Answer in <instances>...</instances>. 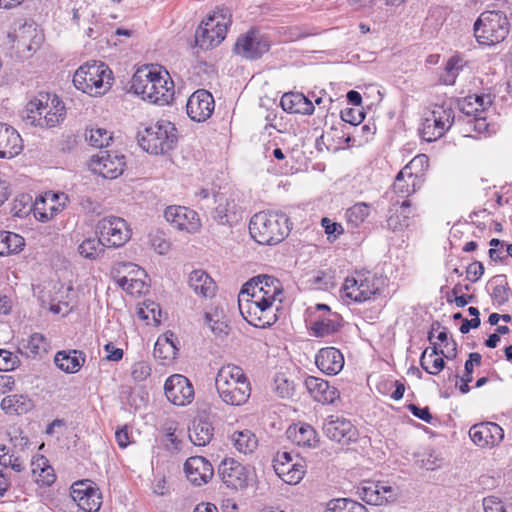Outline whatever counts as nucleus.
Segmentation results:
<instances>
[{
  "mask_svg": "<svg viewBox=\"0 0 512 512\" xmlns=\"http://www.w3.org/2000/svg\"><path fill=\"white\" fill-rule=\"evenodd\" d=\"M220 399L227 405L245 404L251 395V384L244 370L234 364L222 366L215 378Z\"/></svg>",
  "mask_w": 512,
  "mask_h": 512,
  "instance_id": "nucleus-1",
  "label": "nucleus"
},
{
  "mask_svg": "<svg viewBox=\"0 0 512 512\" xmlns=\"http://www.w3.org/2000/svg\"><path fill=\"white\" fill-rule=\"evenodd\" d=\"M21 117L27 125L52 128L64 120L65 107L56 95L40 93L27 103Z\"/></svg>",
  "mask_w": 512,
  "mask_h": 512,
  "instance_id": "nucleus-2",
  "label": "nucleus"
},
{
  "mask_svg": "<svg viewBox=\"0 0 512 512\" xmlns=\"http://www.w3.org/2000/svg\"><path fill=\"white\" fill-rule=\"evenodd\" d=\"M251 237L261 245L278 244L290 232L289 218L282 212H259L249 223Z\"/></svg>",
  "mask_w": 512,
  "mask_h": 512,
  "instance_id": "nucleus-3",
  "label": "nucleus"
},
{
  "mask_svg": "<svg viewBox=\"0 0 512 512\" xmlns=\"http://www.w3.org/2000/svg\"><path fill=\"white\" fill-rule=\"evenodd\" d=\"M511 29L507 14L501 10L483 11L473 25L479 44L495 45L506 39Z\"/></svg>",
  "mask_w": 512,
  "mask_h": 512,
  "instance_id": "nucleus-4",
  "label": "nucleus"
},
{
  "mask_svg": "<svg viewBox=\"0 0 512 512\" xmlns=\"http://www.w3.org/2000/svg\"><path fill=\"white\" fill-rule=\"evenodd\" d=\"M111 75L112 71L105 63L87 62L76 70L73 84L78 90L91 96L102 95L110 88Z\"/></svg>",
  "mask_w": 512,
  "mask_h": 512,
  "instance_id": "nucleus-5",
  "label": "nucleus"
},
{
  "mask_svg": "<svg viewBox=\"0 0 512 512\" xmlns=\"http://www.w3.org/2000/svg\"><path fill=\"white\" fill-rule=\"evenodd\" d=\"M141 148L154 155L170 151L177 141L176 128L169 121L161 120L137 134Z\"/></svg>",
  "mask_w": 512,
  "mask_h": 512,
  "instance_id": "nucleus-6",
  "label": "nucleus"
},
{
  "mask_svg": "<svg viewBox=\"0 0 512 512\" xmlns=\"http://www.w3.org/2000/svg\"><path fill=\"white\" fill-rule=\"evenodd\" d=\"M238 307L243 318L255 327L266 328L277 320L275 301L260 299L259 294L251 297L249 293H239Z\"/></svg>",
  "mask_w": 512,
  "mask_h": 512,
  "instance_id": "nucleus-7",
  "label": "nucleus"
},
{
  "mask_svg": "<svg viewBox=\"0 0 512 512\" xmlns=\"http://www.w3.org/2000/svg\"><path fill=\"white\" fill-rule=\"evenodd\" d=\"M230 18L228 11L215 12L203 21L195 33L196 46L208 50L218 46L226 37Z\"/></svg>",
  "mask_w": 512,
  "mask_h": 512,
  "instance_id": "nucleus-8",
  "label": "nucleus"
},
{
  "mask_svg": "<svg viewBox=\"0 0 512 512\" xmlns=\"http://www.w3.org/2000/svg\"><path fill=\"white\" fill-rule=\"evenodd\" d=\"M454 122V111L446 102L435 104L430 114L425 117L420 129L423 140L432 142L442 137Z\"/></svg>",
  "mask_w": 512,
  "mask_h": 512,
  "instance_id": "nucleus-9",
  "label": "nucleus"
},
{
  "mask_svg": "<svg viewBox=\"0 0 512 512\" xmlns=\"http://www.w3.org/2000/svg\"><path fill=\"white\" fill-rule=\"evenodd\" d=\"M380 282V279L371 272H355L345 279L342 290L345 297L362 303L379 293Z\"/></svg>",
  "mask_w": 512,
  "mask_h": 512,
  "instance_id": "nucleus-10",
  "label": "nucleus"
},
{
  "mask_svg": "<svg viewBox=\"0 0 512 512\" xmlns=\"http://www.w3.org/2000/svg\"><path fill=\"white\" fill-rule=\"evenodd\" d=\"M275 473L287 484L296 485L306 473L305 461L298 455L293 457L290 452L279 451L273 459Z\"/></svg>",
  "mask_w": 512,
  "mask_h": 512,
  "instance_id": "nucleus-11",
  "label": "nucleus"
},
{
  "mask_svg": "<svg viewBox=\"0 0 512 512\" xmlns=\"http://www.w3.org/2000/svg\"><path fill=\"white\" fill-rule=\"evenodd\" d=\"M270 49L268 38L257 29H250L241 34L234 45V52L249 60L260 58Z\"/></svg>",
  "mask_w": 512,
  "mask_h": 512,
  "instance_id": "nucleus-12",
  "label": "nucleus"
},
{
  "mask_svg": "<svg viewBox=\"0 0 512 512\" xmlns=\"http://www.w3.org/2000/svg\"><path fill=\"white\" fill-rule=\"evenodd\" d=\"M96 230L108 247L123 246L131 236L127 223L119 217L103 218L98 222Z\"/></svg>",
  "mask_w": 512,
  "mask_h": 512,
  "instance_id": "nucleus-13",
  "label": "nucleus"
},
{
  "mask_svg": "<svg viewBox=\"0 0 512 512\" xmlns=\"http://www.w3.org/2000/svg\"><path fill=\"white\" fill-rule=\"evenodd\" d=\"M240 293H249L251 297H255L256 294H259L260 299L262 295L265 300L278 301L281 303L283 288L277 278L264 274L258 275L245 283Z\"/></svg>",
  "mask_w": 512,
  "mask_h": 512,
  "instance_id": "nucleus-14",
  "label": "nucleus"
},
{
  "mask_svg": "<svg viewBox=\"0 0 512 512\" xmlns=\"http://www.w3.org/2000/svg\"><path fill=\"white\" fill-rule=\"evenodd\" d=\"M324 434L332 441L342 445H348L355 442L358 437V431L353 423L343 416L330 415L322 426Z\"/></svg>",
  "mask_w": 512,
  "mask_h": 512,
  "instance_id": "nucleus-15",
  "label": "nucleus"
},
{
  "mask_svg": "<svg viewBox=\"0 0 512 512\" xmlns=\"http://www.w3.org/2000/svg\"><path fill=\"white\" fill-rule=\"evenodd\" d=\"M125 165L124 155L112 151H100L92 157L90 169L103 178L115 179L123 173Z\"/></svg>",
  "mask_w": 512,
  "mask_h": 512,
  "instance_id": "nucleus-16",
  "label": "nucleus"
},
{
  "mask_svg": "<svg viewBox=\"0 0 512 512\" xmlns=\"http://www.w3.org/2000/svg\"><path fill=\"white\" fill-rule=\"evenodd\" d=\"M166 398L174 405L185 406L194 399V388L183 375L174 374L167 378L164 384Z\"/></svg>",
  "mask_w": 512,
  "mask_h": 512,
  "instance_id": "nucleus-17",
  "label": "nucleus"
},
{
  "mask_svg": "<svg viewBox=\"0 0 512 512\" xmlns=\"http://www.w3.org/2000/svg\"><path fill=\"white\" fill-rule=\"evenodd\" d=\"M68 202V196L63 192L48 191L38 197L34 203V216L46 222L62 211Z\"/></svg>",
  "mask_w": 512,
  "mask_h": 512,
  "instance_id": "nucleus-18",
  "label": "nucleus"
},
{
  "mask_svg": "<svg viewBox=\"0 0 512 512\" xmlns=\"http://www.w3.org/2000/svg\"><path fill=\"white\" fill-rule=\"evenodd\" d=\"M148 101L154 104H168L174 96V83L166 70L156 66L153 83L148 87Z\"/></svg>",
  "mask_w": 512,
  "mask_h": 512,
  "instance_id": "nucleus-19",
  "label": "nucleus"
},
{
  "mask_svg": "<svg viewBox=\"0 0 512 512\" xmlns=\"http://www.w3.org/2000/svg\"><path fill=\"white\" fill-rule=\"evenodd\" d=\"M73 500L84 512H97L102 504L98 490L93 487L92 482L82 480L72 485L71 492Z\"/></svg>",
  "mask_w": 512,
  "mask_h": 512,
  "instance_id": "nucleus-20",
  "label": "nucleus"
},
{
  "mask_svg": "<svg viewBox=\"0 0 512 512\" xmlns=\"http://www.w3.org/2000/svg\"><path fill=\"white\" fill-rule=\"evenodd\" d=\"M215 102L212 94L204 89L195 91L188 99L186 109L191 120L206 121L213 113Z\"/></svg>",
  "mask_w": 512,
  "mask_h": 512,
  "instance_id": "nucleus-21",
  "label": "nucleus"
},
{
  "mask_svg": "<svg viewBox=\"0 0 512 512\" xmlns=\"http://www.w3.org/2000/svg\"><path fill=\"white\" fill-rule=\"evenodd\" d=\"M469 436L475 445L492 448L503 440L504 431L497 423L481 422L470 428Z\"/></svg>",
  "mask_w": 512,
  "mask_h": 512,
  "instance_id": "nucleus-22",
  "label": "nucleus"
},
{
  "mask_svg": "<svg viewBox=\"0 0 512 512\" xmlns=\"http://www.w3.org/2000/svg\"><path fill=\"white\" fill-rule=\"evenodd\" d=\"M165 219L174 228L194 233L200 228L198 214L184 206H169L164 213Z\"/></svg>",
  "mask_w": 512,
  "mask_h": 512,
  "instance_id": "nucleus-23",
  "label": "nucleus"
},
{
  "mask_svg": "<svg viewBox=\"0 0 512 512\" xmlns=\"http://www.w3.org/2000/svg\"><path fill=\"white\" fill-rule=\"evenodd\" d=\"M218 475L222 482L232 489H242L247 485L246 468L232 458H226L218 466Z\"/></svg>",
  "mask_w": 512,
  "mask_h": 512,
  "instance_id": "nucleus-24",
  "label": "nucleus"
},
{
  "mask_svg": "<svg viewBox=\"0 0 512 512\" xmlns=\"http://www.w3.org/2000/svg\"><path fill=\"white\" fill-rule=\"evenodd\" d=\"M392 204L388 209L387 228L392 231H403L410 226L414 211L411 202L408 199L394 200L391 198Z\"/></svg>",
  "mask_w": 512,
  "mask_h": 512,
  "instance_id": "nucleus-25",
  "label": "nucleus"
},
{
  "mask_svg": "<svg viewBox=\"0 0 512 512\" xmlns=\"http://www.w3.org/2000/svg\"><path fill=\"white\" fill-rule=\"evenodd\" d=\"M357 495L367 504L382 505L392 500L395 493L391 486L380 482L364 481L357 487Z\"/></svg>",
  "mask_w": 512,
  "mask_h": 512,
  "instance_id": "nucleus-26",
  "label": "nucleus"
},
{
  "mask_svg": "<svg viewBox=\"0 0 512 512\" xmlns=\"http://www.w3.org/2000/svg\"><path fill=\"white\" fill-rule=\"evenodd\" d=\"M187 479L194 485L207 483L214 475L211 463L202 456L190 457L184 464Z\"/></svg>",
  "mask_w": 512,
  "mask_h": 512,
  "instance_id": "nucleus-27",
  "label": "nucleus"
},
{
  "mask_svg": "<svg viewBox=\"0 0 512 512\" xmlns=\"http://www.w3.org/2000/svg\"><path fill=\"white\" fill-rule=\"evenodd\" d=\"M315 363L320 371L327 375L338 374L344 366L343 354L335 347H325L318 351Z\"/></svg>",
  "mask_w": 512,
  "mask_h": 512,
  "instance_id": "nucleus-28",
  "label": "nucleus"
},
{
  "mask_svg": "<svg viewBox=\"0 0 512 512\" xmlns=\"http://www.w3.org/2000/svg\"><path fill=\"white\" fill-rule=\"evenodd\" d=\"M22 138L13 127L0 123V158H13L22 151Z\"/></svg>",
  "mask_w": 512,
  "mask_h": 512,
  "instance_id": "nucleus-29",
  "label": "nucleus"
},
{
  "mask_svg": "<svg viewBox=\"0 0 512 512\" xmlns=\"http://www.w3.org/2000/svg\"><path fill=\"white\" fill-rule=\"evenodd\" d=\"M305 386L315 401L322 404H331L339 398V392L328 381L309 376L305 379Z\"/></svg>",
  "mask_w": 512,
  "mask_h": 512,
  "instance_id": "nucleus-30",
  "label": "nucleus"
},
{
  "mask_svg": "<svg viewBox=\"0 0 512 512\" xmlns=\"http://www.w3.org/2000/svg\"><path fill=\"white\" fill-rule=\"evenodd\" d=\"M213 219L219 224L233 225L242 219V210L233 199L219 197Z\"/></svg>",
  "mask_w": 512,
  "mask_h": 512,
  "instance_id": "nucleus-31",
  "label": "nucleus"
},
{
  "mask_svg": "<svg viewBox=\"0 0 512 512\" xmlns=\"http://www.w3.org/2000/svg\"><path fill=\"white\" fill-rule=\"evenodd\" d=\"M284 111L303 115H312L315 107L310 99L302 93H285L280 101Z\"/></svg>",
  "mask_w": 512,
  "mask_h": 512,
  "instance_id": "nucleus-32",
  "label": "nucleus"
},
{
  "mask_svg": "<svg viewBox=\"0 0 512 512\" xmlns=\"http://www.w3.org/2000/svg\"><path fill=\"white\" fill-rule=\"evenodd\" d=\"M189 287L195 294L203 298L213 297L216 292V283L202 269L193 270L188 277Z\"/></svg>",
  "mask_w": 512,
  "mask_h": 512,
  "instance_id": "nucleus-33",
  "label": "nucleus"
},
{
  "mask_svg": "<svg viewBox=\"0 0 512 512\" xmlns=\"http://www.w3.org/2000/svg\"><path fill=\"white\" fill-rule=\"evenodd\" d=\"M493 103L490 94H474L465 97L459 102V109L469 118L484 114Z\"/></svg>",
  "mask_w": 512,
  "mask_h": 512,
  "instance_id": "nucleus-34",
  "label": "nucleus"
},
{
  "mask_svg": "<svg viewBox=\"0 0 512 512\" xmlns=\"http://www.w3.org/2000/svg\"><path fill=\"white\" fill-rule=\"evenodd\" d=\"M417 173L409 171V168H403L396 176L392 186V193L397 195L398 199H407L417 190Z\"/></svg>",
  "mask_w": 512,
  "mask_h": 512,
  "instance_id": "nucleus-35",
  "label": "nucleus"
},
{
  "mask_svg": "<svg viewBox=\"0 0 512 512\" xmlns=\"http://www.w3.org/2000/svg\"><path fill=\"white\" fill-rule=\"evenodd\" d=\"M85 362V354L79 350L58 351L54 357L55 365L65 373L78 372Z\"/></svg>",
  "mask_w": 512,
  "mask_h": 512,
  "instance_id": "nucleus-36",
  "label": "nucleus"
},
{
  "mask_svg": "<svg viewBox=\"0 0 512 512\" xmlns=\"http://www.w3.org/2000/svg\"><path fill=\"white\" fill-rule=\"evenodd\" d=\"M286 434L288 439L298 446L314 447L318 442L315 429L306 423L291 425Z\"/></svg>",
  "mask_w": 512,
  "mask_h": 512,
  "instance_id": "nucleus-37",
  "label": "nucleus"
},
{
  "mask_svg": "<svg viewBox=\"0 0 512 512\" xmlns=\"http://www.w3.org/2000/svg\"><path fill=\"white\" fill-rule=\"evenodd\" d=\"M156 66H143L139 68L133 75L131 80V90L148 101V87L153 83Z\"/></svg>",
  "mask_w": 512,
  "mask_h": 512,
  "instance_id": "nucleus-38",
  "label": "nucleus"
},
{
  "mask_svg": "<svg viewBox=\"0 0 512 512\" xmlns=\"http://www.w3.org/2000/svg\"><path fill=\"white\" fill-rule=\"evenodd\" d=\"M49 343L44 335L33 333L19 344V351L29 358L42 357L47 353Z\"/></svg>",
  "mask_w": 512,
  "mask_h": 512,
  "instance_id": "nucleus-39",
  "label": "nucleus"
},
{
  "mask_svg": "<svg viewBox=\"0 0 512 512\" xmlns=\"http://www.w3.org/2000/svg\"><path fill=\"white\" fill-rule=\"evenodd\" d=\"M0 406L7 415H22L33 408V403L25 395L13 394L4 397Z\"/></svg>",
  "mask_w": 512,
  "mask_h": 512,
  "instance_id": "nucleus-40",
  "label": "nucleus"
},
{
  "mask_svg": "<svg viewBox=\"0 0 512 512\" xmlns=\"http://www.w3.org/2000/svg\"><path fill=\"white\" fill-rule=\"evenodd\" d=\"M214 435L212 424L205 419H198L193 422L189 428V439L196 446H206L210 443Z\"/></svg>",
  "mask_w": 512,
  "mask_h": 512,
  "instance_id": "nucleus-41",
  "label": "nucleus"
},
{
  "mask_svg": "<svg viewBox=\"0 0 512 512\" xmlns=\"http://www.w3.org/2000/svg\"><path fill=\"white\" fill-rule=\"evenodd\" d=\"M204 323L210 328L211 332L219 337L227 336L229 325L227 323L223 309L214 307L204 314Z\"/></svg>",
  "mask_w": 512,
  "mask_h": 512,
  "instance_id": "nucleus-42",
  "label": "nucleus"
},
{
  "mask_svg": "<svg viewBox=\"0 0 512 512\" xmlns=\"http://www.w3.org/2000/svg\"><path fill=\"white\" fill-rule=\"evenodd\" d=\"M230 441L235 449L243 454L252 453L258 445L256 436L250 430L233 432Z\"/></svg>",
  "mask_w": 512,
  "mask_h": 512,
  "instance_id": "nucleus-43",
  "label": "nucleus"
},
{
  "mask_svg": "<svg viewBox=\"0 0 512 512\" xmlns=\"http://www.w3.org/2000/svg\"><path fill=\"white\" fill-rule=\"evenodd\" d=\"M340 316L336 313H330L327 317L316 320L311 330L316 337H325L337 332L340 328Z\"/></svg>",
  "mask_w": 512,
  "mask_h": 512,
  "instance_id": "nucleus-44",
  "label": "nucleus"
},
{
  "mask_svg": "<svg viewBox=\"0 0 512 512\" xmlns=\"http://www.w3.org/2000/svg\"><path fill=\"white\" fill-rule=\"evenodd\" d=\"M25 245L24 238L19 234L0 231V255L6 256L18 253Z\"/></svg>",
  "mask_w": 512,
  "mask_h": 512,
  "instance_id": "nucleus-45",
  "label": "nucleus"
},
{
  "mask_svg": "<svg viewBox=\"0 0 512 512\" xmlns=\"http://www.w3.org/2000/svg\"><path fill=\"white\" fill-rule=\"evenodd\" d=\"M492 286L491 297L497 305L505 304L509 299V287L505 275H496L490 280Z\"/></svg>",
  "mask_w": 512,
  "mask_h": 512,
  "instance_id": "nucleus-46",
  "label": "nucleus"
},
{
  "mask_svg": "<svg viewBox=\"0 0 512 512\" xmlns=\"http://www.w3.org/2000/svg\"><path fill=\"white\" fill-rule=\"evenodd\" d=\"M105 242L99 237H90L85 239L78 247L81 256L94 260L104 252Z\"/></svg>",
  "mask_w": 512,
  "mask_h": 512,
  "instance_id": "nucleus-47",
  "label": "nucleus"
},
{
  "mask_svg": "<svg viewBox=\"0 0 512 512\" xmlns=\"http://www.w3.org/2000/svg\"><path fill=\"white\" fill-rule=\"evenodd\" d=\"M327 512H368V510L357 501L348 498H338L329 501Z\"/></svg>",
  "mask_w": 512,
  "mask_h": 512,
  "instance_id": "nucleus-48",
  "label": "nucleus"
},
{
  "mask_svg": "<svg viewBox=\"0 0 512 512\" xmlns=\"http://www.w3.org/2000/svg\"><path fill=\"white\" fill-rule=\"evenodd\" d=\"M463 66L464 61L461 57L457 55L450 57L440 76V81L445 85H453Z\"/></svg>",
  "mask_w": 512,
  "mask_h": 512,
  "instance_id": "nucleus-49",
  "label": "nucleus"
},
{
  "mask_svg": "<svg viewBox=\"0 0 512 512\" xmlns=\"http://www.w3.org/2000/svg\"><path fill=\"white\" fill-rule=\"evenodd\" d=\"M370 214V205L365 202H359L348 208L346 211L347 223L356 228L360 226Z\"/></svg>",
  "mask_w": 512,
  "mask_h": 512,
  "instance_id": "nucleus-50",
  "label": "nucleus"
},
{
  "mask_svg": "<svg viewBox=\"0 0 512 512\" xmlns=\"http://www.w3.org/2000/svg\"><path fill=\"white\" fill-rule=\"evenodd\" d=\"M85 138L91 146L103 148L112 140V134L105 128H90L86 131Z\"/></svg>",
  "mask_w": 512,
  "mask_h": 512,
  "instance_id": "nucleus-51",
  "label": "nucleus"
},
{
  "mask_svg": "<svg viewBox=\"0 0 512 512\" xmlns=\"http://www.w3.org/2000/svg\"><path fill=\"white\" fill-rule=\"evenodd\" d=\"M421 367L430 375H438L445 368V361L440 356H428V348L420 357Z\"/></svg>",
  "mask_w": 512,
  "mask_h": 512,
  "instance_id": "nucleus-52",
  "label": "nucleus"
},
{
  "mask_svg": "<svg viewBox=\"0 0 512 512\" xmlns=\"http://www.w3.org/2000/svg\"><path fill=\"white\" fill-rule=\"evenodd\" d=\"M115 278L119 286L131 295L141 294L145 290L146 285L141 278L120 275H115Z\"/></svg>",
  "mask_w": 512,
  "mask_h": 512,
  "instance_id": "nucleus-53",
  "label": "nucleus"
},
{
  "mask_svg": "<svg viewBox=\"0 0 512 512\" xmlns=\"http://www.w3.org/2000/svg\"><path fill=\"white\" fill-rule=\"evenodd\" d=\"M177 351L176 344L168 343L166 338H158L154 346L153 355L155 358L162 360H173L176 357Z\"/></svg>",
  "mask_w": 512,
  "mask_h": 512,
  "instance_id": "nucleus-54",
  "label": "nucleus"
},
{
  "mask_svg": "<svg viewBox=\"0 0 512 512\" xmlns=\"http://www.w3.org/2000/svg\"><path fill=\"white\" fill-rule=\"evenodd\" d=\"M273 390L281 398H290L294 394V384L284 374H276L273 380Z\"/></svg>",
  "mask_w": 512,
  "mask_h": 512,
  "instance_id": "nucleus-55",
  "label": "nucleus"
},
{
  "mask_svg": "<svg viewBox=\"0 0 512 512\" xmlns=\"http://www.w3.org/2000/svg\"><path fill=\"white\" fill-rule=\"evenodd\" d=\"M19 363L17 355L6 349H0V371H12L19 366Z\"/></svg>",
  "mask_w": 512,
  "mask_h": 512,
  "instance_id": "nucleus-56",
  "label": "nucleus"
},
{
  "mask_svg": "<svg viewBox=\"0 0 512 512\" xmlns=\"http://www.w3.org/2000/svg\"><path fill=\"white\" fill-rule=\"evenodd\" d=\"M116 275L137 277L145 275V271L142 270L138 265L130 262H121L117 264Z\"/></svg>",
  "mask_w": 512,
  "mask_h": 512,
  "instance_id": "nucleus-57",
  "label": "nucleus"
},
{
  "mask_svg": "<svg viewBox=\"0 0 512 512\" xmlns=\"http://www.w3.org/2000/svg\"><path fill=\"white\" fill-rule=\"evenodd\" d=\"M116 275L137 277L145 275V271L142 270L138 265L130 262H121L117 264Z\"/></svg>",
  "mask_w": 512,
  "mask_h": 512,
  "instance_id": "nucleus-58",
  "label": "nucleus"
},
{
  "mask_svg": "<svg viewBox=\"0 0 512 512\" xmlns=\"http://www.w3.org/2000/svg\"><path fill=\"white\" fill-rule=\"evenodd\" d=\"M365 118V113L358 107L346 108L341 111V119L353 126L359 125Z\"/></svg>",
  "mask_w": 512,
  "mask_h": 512,
  "instance_id": "nucleus-59",
  "label": "nucleus"
},
{
  "mask_svg": "<svg viewBox=\"0 0 512 512\" xmlns=\"http://www.w3.org/2000/svg\"><path fill=\"white\" fill-rule=\"evenodd\" d=\"M150 374H151V367L147 362H144V361L136 362L132 366L131 376L137 382H141V381L145 380L147 377L150 376Z\"/></svg>",
  "mask_w": 512,
  "mask_h": 512,
  "instance_id": "nucleus-60",
  "label": "nucleus"
},
{
  "mask_svg": "<svg viewBox=\"0 0 512 512\" xmlns=\"http://www.w3.org/2000/svg\"><path fill=\"white\" fill-rule=\"evenodd\" d=\"M467 124L479 134H490V124L487 122L486 116L483 114L470 118L467 121Z\"/></svg>",
  "mask_w": 512,
  "mask_h": 512,
  "instance_id": "nucleus-61",
  "label": "nucleus"
},
{
  "mask_svg": "<svg viewBox=\"0 0 512 512\" xmlns=\"http://www.w3.org/2000/svg\"><path fill=\"white\" fill-rule=\"evenodd\" d=\"M56 480V475L54 473V469L49 465V462L46 463V467L42 471L39 472L37 477L35 478V482L41 486H50Z\"/></svg>",
  "mask_w": 512,
  "mask_h": 512,
  "instance_id": "nucleus-62",
  "label": "nucleus"
},
{
  "mask_svg": "<svg viewBox=\"0 0 512 512\" xmlns=\"http://www.w3.org/2000/svg\"><path fill=\"white\" fill-rule=\"evenodd\" d=\"M166 443L165 447L170 452H177L181 450L182 441L178 439L177 435L175 434V428L172 426L168 427L166 429Z\"/></svg>",
  "mask_w": 512,
  "mask_h": 512,
  "instance_id": "nucleus-63",
  "label": "nucleus"
},
{
  "mask_svg": "<svg viewBox=\"0 0 512 512\" xmlns=\"http://www.w3.org/2000/svg\"><path fill=\"white\" fill-rule=\"evenodd\" d=\"M443 464V458H441L438 454H436L434 451L429 452L427 455H425L424 458L421 459V467L425 468L426 470H435L442 466Z\"/></svg>",
  "mask_w": 512,
  "mask_h": 512,
  "instance_id": "nucleus-64",
  "label": "nucleus"
}]
</instances>
